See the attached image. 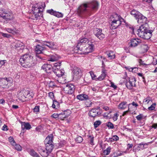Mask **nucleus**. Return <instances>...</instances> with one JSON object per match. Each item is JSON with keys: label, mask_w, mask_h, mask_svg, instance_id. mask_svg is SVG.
<instances>
[{"label": "nucleus", "mask_w": 157, "mask_h": 157, "mask_svg": "<svg viewBox=\"0 0 157 157\" xmlns=\"http://www.w3.org/2000/svg\"><path fill=\"white\" fill-rule=\"evenodd\" d=\"M23 46V44L20 41H17L15 43L14 47L16 48H19L20 47H22Z\"/></svg>", "instance_id": "72a5a7b5"}, {"label": "nucleus", "mask_w": 157, "mask_h": 157, "mask_svg": "<svg viewBox=\"0 0 157 157\" xmlns=\"http://www.w3.org/2000/svg\"><path fill=\"white\" fill-rule=\"evenodd\" d=\"M81 101H85V103L87 107H90L92 104V102L90 100V99H78Z\"/></svg>", "instance_id": "c85d7f7f"}, {"label": "nucleus", "mask_w": 157, "mask_h": 157, "mask_svg": "<svg viewBox=\"0 0 157 157\" xmlns=\"http://www.w3.org/2000/svg\"><path fill=\"white\" fill-rule=\"evenodd\" d=\"M48 96L50 98H54L55 97L54 93L52 92H50L48 93Z\"/></svg>", "instance_id": "0e129e2a"}, {"label": "nucleus", "mask_w": 157, "mask_h": 157, "mask_svg": "<svg viewBox=\"0 0 157 157\" xmlns=\"http://www.w3.org/2000/svg\"><path fill=\"white\" fill-rule=\"evenodd\" d=\"M101 124V122L100 120H97L94 122V126L95 128L98 127Z\"/></svg>", "instance_id": "f704fd0d"}, {"label": "nucleus", "mask_w": 157, "mask_h": 157, "mask_svg": "<svg viewBox=\"0 0 157 157\" xmlns=\"http://www.w3.org/2000/svg\"><path fill=\"white\" fill-rule=\"evenodd\" d=\"M14 18L12 12L10 10L3 9L0 10V21L4 24L8 21L13 20Z\"/></svg>", "instance_id": "20e7f679"}, {"label": "nucleus", "mask_w": 157, "mask_h": 157, "mask_svg": "<svg viewBox=\"0 0 157 157\" xmlns=\"http://www.w3.org/2000/svg\"><path fill=\"white\" fill-rule=\"evenodd\" d=\"M61 62H58L53 64V66H52L53 71L59 69L61 66Z\"/></svg>", "instance_id": "c756f323"}, {"label": "nucleus", "mask_w": 157, "mask_h": 157, "mask_svg": "<svg viewBox=\"0 0 157 157\" xmlns=\"http://www.w3.org/2000/svg\"><path fill=\"white\" fill-rule=\"evenodd\" d=\"M9 141L11 144L13 145L14 146L15 144V142L13 138L12 137H10L9 138Z\"/></svg>", "instance_id": "c03bdc74"}, {"label": "nucleus", "mask_w": 157, "mask_h": 157, "mask_svg": "<svg viewBox=\"0 0 157 157\" xmlns=\"http://www.w3.org/2000/svg\"><path fill=\"white\" fill-rule=\"evenodd\" d=\"M127 106V102H123L119 104L118 108L120 109H124L126 108Z\"/></svg>", "instance_id": "2f4dec72"}, {"label": "nucleus", "mask_w": 157, "mask_h": 157, "mask_svg": "<svg viewBox=\"0 0 157 157\" xmlns=\"http://www.w3.org/2000/svg\"><path fill=\"white\" fill-rule=\"evenodd\" d=\"M104 78H105L101 75L98 78L96 79V81H101L104 79Z\"/></svg>", "instance_id": "680f3d73"}, {"label": "nucleus", "mask_w": 157, "mask_h": 157, "mask_svg": "<svg viewBox=\"0 0 157 157\" xmlns=\"http://www.w3.org/2000/svg\"><path fill=\"white\" fill-rule=\"evenodd\" d=\"M138 106L137 103L133 102L131 104L128 105V110L130 112H134L136 109L137 107Z\"/></svg>", "instance_id": "412c9836"}, {"label": "nucleus", "mask_w": 157, "mask_h": 157, "mask_svg": "<svg viewBox=\"0 0 157 157\" xmlns=\"http://www.w3.org/2000/svg\"><path fill=\"white\" fill-rule=\"evenodd\" d=\"M53 71L57 77L59 78V79L58 80V81L59 83H63V82L60 81L59 80L62 78L61 77L63 75L64 73V71L61 70H59V69H56V70Z\"/></svg>", "instance_id": "f3484780"}, {"label": "nucleus", "mask_w": 157, "mask_h": 157, "mask_svg": "<svg viewBox=\"0 0 157 157\" xmlns=\"http://www.w3.org/2000/svg\"><path fill=\"white\" fill-rule=\"evenodd\" d=\"M38 151L40 155L43 157H47L50 153L44 147L39 146L38 148Z\"/></svg>", "instance_id": "4468645a"}, {"label": "nucleus", "mask_w": 157, "mask_h": 157, "mask_svg": "<svg viewBox=\"0 0 157 157\" xmlns=\"http://www.w3.org/2000/svg\"><path fill=\"white\" fill-rule=\"evenodd\" d=\"M54 16L58 17H62L63 16V14L58 12H55Z\"/></svg>", "instance_id": "37998d69"}, {"label": "nucleus", "mask_w": 157, "mask_h": 157, "mask_svg": "<svg viewBox=\"0 0 157 157\" xmlns=\"http://www.w3.org/2000/svg\"><path fill=\"white\" fill-rule=\"evenodd\" d=\"M101 113L99 111V108L97 109H93L89 113V115L92 117H94L98 115H100Z\"/></svg>", "instance_id": "2eb2a0df"}, {"label": "nucleus", "mask_w": 157, "mask_h": 157, "mask_svg": "<svg viewBox=\"0 0 157 157\" xmlns=\"http://www.w3.org/2000/svg\"><path fill=\"white\" fill-rule=\"evenodd\" d=\"M155 103H153L151 106L148 107V109L149 110H153L155 109Z\"/></svg>", "instance_id": "49530a36"}, {"label": "nucleus", "mask_w": 157, "mask_h": 157, "mask_svg": "<svg viewBox=\"0 0 157 157\" xmlns=\"http://www.w3.org/2000/svg\"><path fill=\"white\" fill-rule=\"evenodd\" d=\"M3 37L7 38H9L11 36V35L10 34H9L8 33H2V35Z\"/></svg>", "instance_id": "5fc2aeb1"}, {"label": "nucleus", "mask_w": 157, "mask_h": 157, "mask_svg": "<svg viewBox=\"0 0 157 157\" xmlns=\"http://www.w3.org/2000/svg\"><path fill=\"white\" fill-rule=\"evenodd\" d=\"M114 141H117L119 140V137L117 135H114L113 137Z\"/></svg>", "instance_id": "338daca9"}, {"label": "nucleus", "mask_w": 157, "mask_h": 157, "mask_svg": "<svg viewBox=\"0 0 157 157\" xmlns=\"http://www.w3.org/2000/svg\"><path fill=\"white\" fill-rule=\"evenodd\" d=\"M59 119L61 120H63L64 118H66L65 115L63 114V112L59 113Z\"/></svg>", "instance_id": "a18cd8bd"}, {"label": "nucleus", "mask_w": 157, "mask_h": 157, "mask_svg": "<svg viewBox=\"0 0 157 157\" xmlns=\"http://www.w3.org/2000/svg\"><path fill=\"white\" fill-rule=\"evenodd\" d=\"M10 78H2L0 79V87L2 88H8L12 83Z\"/></svg>", "instance_id": "6e6552de"}, {"label": "nucleus", "mask_w": 157, "mask_h": 157, "mask_svg": "<svg viewBox=\"0 0 157 157\" xmlns=\"http://www.w3.org/2000/svg\"><path fill=\"white\" fill-rule=\"evenodd\" d=\"M137 74L139 76H140V77H142L143 79V81L144 82H145V77L143 75V74L141 73H137Z\"/></svg>", "instance_id": "69168bd1"}, {"label": "nucleus", "mask_w": 157, "mask_h": 157, "mask_svg": "<svg viewBox=\"0 0 157 157\" xmlns=\"http://www.w3.org/2000/svg\"><path fill=\"white\" fill-rule=\"evenodd\" d=\"M138 62L139 63L140 65L146 66L147 65V64L144 63L143 61L141 59H139L138 60Z\"/></svg>", "instance_id": "13d9d810"}, {"label": "nucleus", "mask_w": 157, "mask_h": 157, "mask_svg": "<svg viewBox=\"0 0 157 157\" xmlns=\"http://www.w3.org/2000/svg\"><path fill=\"white\" fill-rule=\"evenodd\" d=\"M120 18H122L120 15H118L117 14L114 13L111 15L110 17V20L112 21H114L120 19Z\"/></svg>", "instance_id": "a878e982"}, {"label": "nucleus", "mask_w": 157, "mask_h": 157, "mask_svg": "<svg viewBox=\"0 0 157 157\" xmlns=\"http://www.w3.org/2000/svg\"><path fill=\"white\" fill-rule=\"evenodd\" d=\"M102 29L96 28L94 30V33L100 40H102L105 37L104 34L102 33Z\"/></svg>", "instance_id": "ddd939ff"}, {"label": "nucleus", "mask_w": 157, "mask_h": 157, "mask_svg": "<svg viewBox=\"0 0 157 157\" xmlns=\"http://www.w3.org/2000/svg\"><path fill=\"white\" fill-rule=\"evenodd\" d=\"M75 90L74 86L71 84H67L66 86L64 88V90L66 93L72 94Z\"/></svg>", "instance_id": "9b49d317"}, {"label": "nucleus", "mask_w": 157, "mask_h": 157, "mask_svg": "<svg viewBox=\"0 0 157 157\" xmlns=\"http://www.w3.org/2000/svg\"><path fill=\"white\" fill-rule=\"evenodd\" d=\"M143 115L142 114H140L136 117V119L138 121H140L143 118Z\"/></svg>", "instance_id": "052dcab7"}, {"label": "nucleus", "mask_w": 157, "mask_h": 157, "mask_svg": "<svg viewBox=\"0 0 157 157\" xmlns=\"http://www.w3.org/2000/svg\"><path fill=\"white\" fill-rule=\"evenodd\" d=\"M59 114L57 113H54L52 115V117L54 118H59Z\"/></svg>", "instance_id": "e2e57ef3"}, {"label": "nucleus", "mask_w": 157, "mask_h": 157, "mask_svg": "<svg viewBox=\"0 0 157 157\" xmlns=\"http://www.w3.org/2000/svg\"><path fill=\"white\" fill-rule=\"evenodd\" d=\"M106 54L109 59L112 60L115 57V54L114 52L112 51H108L106 52Z\"/></svg>", "instance_id": "393cba45"}, {"label": "nucleus", "mask_w": 157, "mask_h": 157, "mask_svg": "<svg viewBox=\"0 0 157 157\" xmlns=\"http://www.w3.org/2000/svg\"><path fill=\"white\" fill-rule=\"evenodd\" d=\"M131 14L135 17L136 19L137 18L139 15L141 13L139 11L134 9L132 10L130 12Z\"/></svg>", "instance_id": "cd10ccee"}, {"label": "nucleus", "mask_w": 157, "mask_h": 157, "mask_svg": "<svg viewBox=\"0 0 157 157\" xmlns=\"http://www.w3.org/2000/svg\"><path fill=\"white\" fill-rule=\"evenodd\" d=\"M55 12V11H54L53 9H52L51 10H48L47 11V12L48 13H49L50 14L53 15H54Z\"/></svg>", "instance_id": "4d7b16f0"}, {"label": "nucleus", "mask_w": 157, "mask_h": 157, "mask_svg": "<svg viewBox=\"0 0 157 157\" xmlns=\"http://www.w3.org/2000/svg\"><path fill=\"white\" fill-rule=\"evenodd\" d=\"M87 45L88 46L86 47V48L84 49L82 47L81 50H80V52H82L84 54H88L92 52L93 50L94 46L92 42H90Z\"/></svg>", "instance_id": "9d476101"}, {"label": "nucleus", "mask_w": 157, "mask_h": 157, "mask_svg": "<svg viewBox=\"0 0 157 157\" xmlns=\"http://www.w3.org/2000/svg\"><path fill=\"white\" fill-rule=\"evenodd\" d=\"M46 149L48 151V152L51 153L53 149V144H46Z\"/></svg>", "instance_id": "7c9ffc66"}, {"label": "nucleus", "mask_w": 157, "mask_h": 157, "mask_svg": "<svg viewBox=\"0 0 157 157\" xmlns=\"http://www.w3.org/2000/svg\"><path fill=\"white\" fill-rule=\"evenodd\" d=\"M153 31L149 29L148 25L147 24L141 25L137 30V34L140 37L144 39L148 40L152 36Z\"/></svg>", "instance_id": "f03ea898"}, {"label": "nucleus", "mask_w": 157, "mask_h": 157, "mask_svg": "<svg viewBox=\"0 0 157 157\" xmlns=\"http://www.w3.org/2000/svg\"><path fill=\"white\" fill-rule=\"evenodd\" d=\"M125 68L127 70H128L129 71H132V72H135L136 70L134 71V69H136L137 68L136 67H126Z\"/></svg>", "instance_id": "8fccbe9b"}, {"label": "nucleus", "mask_w": 157, "mask_h": 157, "mask_svg": "<svg viewBox=\"0 0 157 157\" xmlns=\"http://www.w3.org/2000/svg\"><path fill=\"white\" fill-rule=\"evenodd\" d=\"M111 147L110 146L108 147L103 151V153L105 155H107L109 154L111 151Z\"/></svg>", "instance_id": "473e14b6"}, {"label": "nucleus", "mask_w": 157, "mask_h": 157, "mask_svg": "<svg viewBox=\"0 0 157 157\" xmlns=\"http://www.w3.org/2000/svg\"><path fill=\"white\" fill-rule=\"evenodd\" d=\"M5 30L8 32L10 33H12L15 31L14 29H12L10 28H5Z\"/></svg>", "instance_id": "09e8293b"}, {"label": "nucleus", "mask_w": 157, "mask_h": 157, "mask_svg": "<svg viewBox=\"0 0 157 157\" xmlns=\"http://www.w3.org/2000/svg\"><path fill=\"white\" fill-rule=\"evenodd\" d=\"M31 128V125L28 123L22 122L21 123V128L22 130L25 129L29 130Z\"/></svg>", "instance_id": "bb28decb"}, {"label": "nucleus", "mask_w": 157, "mask_h": 157, "mask_svg": "<svg viewBox=\"0 0 157 157\" xmlns=\"http://www.w3.org/2000/svg\"><path fill=\"white\" fill-rule=\"evenodd\" d=\"M137 20V22L138 23L147 24V18L145 16L141 13L140 15H139L137 18L136 19Z\"/></svg>", "instance_id": "dca6fc26"}, {"label": "nucleus", "mask_w": 157, "mask_h": 157, "mask_svg": "<svg viewBox=\"0 0 157 157\" xmlns=\"http://www.w3.org/2000/svg\"><path fill=\"white\" fill-rule=\"evenodd\" d=\"M101 75L103 76L104 78L106 75V70L105 69H103L101 71Z\"/></svg>", "instance_id": "603ef678"}, {"label": "nucleus", "mask_w": 157, "mask_h": 157, "mask_svg": "<svg viewBox=\"0 0 157 157\" xmlns=\"http://www.w3.org/2000/svg\"><path fill=\"white\" fill-rule=\"evenodd\" d=\"M41 68L48 73H51L53 69L52 66L51 65L48 64H44Z\"/></svg>", "instance_id": "6ab92c4d"}, {"label": "nucleus", "mask_w": 157, "mask_h": 157, "mask_svg": "<svg viewBox=\"0 0 157 157\" xmlns=\"http://www.w3.org/2000/svg\"><path fill=\"white\" fill-rule=\"evenodd\" d=\"M99 3L96 1H93L81 5L78 8L77 14L82 17H85L91 15L92 11H97L98 8Z\"/></svg>", "instance_id": "f257e3e1"}, {"label": "nucleus", "mask_w": 157, "mask_h": 157, "mask_svg": "<svg viewBox=\"0 0 157 157\" xmlns=\"http://www.w3.org/2000/svg\"><path fill=\"white\" fill-rule=\"evenodd\" d=\"M33 57L30 54H25L21 56L19 62L21 65L24 67L29 68L33 66Z\"/></svg>", "instance_id": "39448f33"}, {"label": "nucleus", "mask_w": 157, "mask_h": 157, "mask_svg": "<svg viewBox=\"0 0 157 157\" xmlns=\"http://www.w3.org/2000/svg\"><path fill=\"white\" fill-rule=\"evenodd\" d=\"M73 76L74 78L78 79H79L82 75L81 70L76 66H74L72 70Z\"/></svg>", "instance_id": "1a4fd4ad"}, {"label": "nucleus", "mask_w": 157, "mask_h": 157, "mask_svg": "<svg viewBox=\"0 0 157 157\" xmlns=\"http://www.w3.org/2000/svg\"><path fill=\"white\" fill-rule=\"evenodd\" d=\"M53 136L52 134L49 135L46 138L45 140L44 143L45 144H53Z\"/></svg>", "instance_id": "4be33fe9"}, {"label": "nucleus", "mask_w": 157, "mask_h": 157, "mask_svg": "<svg viewBox=\"0 0 157 157\" xmlns=\"http://www.w3.org/2000/svg\"><path fill=\"white\" fill-rule=\"evenodd\" d=\"M131 46L132 47H135L137 46L141 42V40L138 38H134L132 39L131 40Z\"/></svg>", "instance_id": "5701e85b"}, {"label": "nucleus", "mask_w": 157, "mask_h": 157, "mask_svg": "<svg viewBox=\"0 0 157 157\" xmlns=\"http://www.w3.org/2000/svg\"><path fill=\"white\" fill-rule=\"evenodd\" d=\"M45 48L39 44L35 47V50L36 54H40L43 53V51L45 49Z\"/></svg>", "instance_id": "aec40b11"}, {"label": "nucleus", "mask_w": 157, "mask_h": 157, "mask_svg": "<svg viewBox=\"0 0 157 157\" xmlns=\"http://www.w3.org/2000/svg\"><path fill=\"white\" fill-rule=\"evenodd\" d=\"M90 42V41L86 38H84L78 40L77 46L74 48V52L79 54L82 53V52H79V51H80V50H81L82 47L81 46H84V47L85 46L87 45Z\"/></svg>", "instance_id": "423d86ee"}, {"label": "nucleus", "mask_w": 157, "mask_h": 157, "mask_svg": "<svg viewBox=\"0 0 157 157\" xmlns=\"http://www.w3.org/2000/svg\"><path fill=\"white\" fill-rule=\"evenodd\" d=\"M40 106H36L34 109V112L36 113H38L39 111Z\"/></svg>", "instance_id": "bf43d9fd"}, {"label": "nucleus", "mask_w": 157, "mask_h": 157, "mask_svg": "<svg viewBox=\"0 0 157 157\" xmlns=\"http://www.w3.org/2000/svg\"><path fill=\"white\" fill-rule=\"evenodd\" d=\"M150 101V100L149 99H144L143 100V102L144 103L148 104Z\"/></svg>", "instance_id": "774afa93"}, {"label": "nucleus", "mask_w": 157, "mask_h": 157, "mask_svg": "<svg viewBox=\"0 0 157 157\" xmlns=\"http://www.w3.org/2000/svg\"><path fill=\"white\" fill-rule=\"evenodd\" d=\"M112 26L113 29H116L120 25L122 22L125 23V21L123 18H120V19L112 21Z\"/></svg>", "instance_id": "a211bd4d"}, {"label": "nucleus", "mask_w": 157, "mask_h": 157, "mask_svg": "<svg viewBox=\"0 0 157 157\" xmlns=\"http://www.w3.org/2000/svg\"><path fill=\"white\" fill-rule=\"evenodd\" d=\"M13 146H14L15 149L17 151H21L22 150V147L19 144H16L15 143V144Z\"/></svg>", "instance_id": "ea45409f"}, {"label": "nucleus", "mask_w": 157, "mask_h": 157, "mask_svg": "<svg viewBox=\"0 0 157 157\" xmlns=\"http://www.w3.org/2000/svg\"><path fill=\"white\" fill-rule=\"evenodd\" d=\"M119 116V113L116 112L115 113L114 115L113 116V119L114 121H116L118 119V117Z\"/></svg>", "instance_id": "de8ad7c7"}, {"label": "nucleus", "mask_w": 157, "mask_h": 157, "mask_svg": "<svg viewBox=\"0 0 157 157\" xmlns=\"http://www.w3.org/2000/svg\"><path fill=\"white\" fill-rule=\"evenodd\" d=\"M29 153L30 155L33 156L35 157H38V154L33 150H31Z\"/></svg>", "instance_id": "58836bf2"}, {"label": "nucleus", "mask_w": 157, "mask_h": 157, "mask_svg": "<svg viewBox=\"0 0 157 157\" xmlns=\"http://www.w3.org/2000/svg\"><path fill=\"white\" fill-rule=\"evenodd\" d=\"M136 80L134 77H132L129 78L128 81H127L125 85L128 89H131L133 86H135V82Z\"/></svg>", "instance_id": "f8f14e48"}, {"label": "nucleus", "mask_w": 157, "mask_h": 157, "mask_svg": "<svg viewBox=\"0 0 157 157\" xmlns=\"http://www.w3.org/2000/svg\"><path fill=\"white\" fill-rule=\"evenodd\" d=\"M45 6V3L43 2H39L34 5L32 8L33 15L32 19L34 20L40 19L42 16V12Z\"/></svg>", "instance_id": "7ed1b4c3"}, {"label": "nucleus", "mask_w": 157, "mask_h": 157, "mask_svg": "<svg viewBox=\"0 0 157 157\" xmlns=\"http://www.w3.org/2000/svg\"><path fill=\"white\" fill-rule=\"evenodd\" d=\"M59 103L57 101L55 100H53V103L52 105V107L53 108H56V107L59 108Z\"/></svg>", "instance_id": "4c0bfd02"}, {"label": "nucleus", "mask_w": 157, "mask_h": 157, "mask_svg": "<svg viewBox=\"0 0 157 157\" xmlns=\"http://www.w3.org/2000/svg\"><path fill=\"white\" fill-rule=\"evenodd\" d=\"M101 75L103 76L104 78L106 75V70L105 69H103L101 71Z\"/></svg>", "instance_id": "864d4df0"}, {"label": "nucleus", "mask_w": 157, "mask_h": 157, "mask_svg": "<svg viewBox=\"0 0 157 157\" xmlns=\"http://www.w3.org/2000/svg\"><path fill=\"white\" fill-rule=\"evenodd\" d=\"M33 96L34 94L32 92L24 89L17 94V97L18 98H23L24 97L25 98H32L33 97Z\"/></svg>", "instance_id": "0eeeda50"}, {"label": "nucleus", "mask_w": 157, "mask_h": 157, "mask_svg": "<svg viewBox=\"0 0 157 157\" xmlns=\"http://www.w3.org/2000/svg\"><path fill=\"white\" fill-rule=\"evenodd\" d=\"M88 98V95L84 94H81L77 96V98Z\"/></svg>", "instance_id": "a19ab883"}, {"label": "nucleus", "mask_w": 157, "mask_h": 157, "mask_svg": "<svg viewBox=\"0 0 157 157\" xmlns=\"http://www.w3.org/2000/svg\"><path fill=\"white\" fill-rule=\"evenodd\" d=\"M75 140L77 143H80L83 141V139L81 136H78L76 138Z\"/></svg>", "instance_id": "79ce46f5"}, {"label": "nucleus", "mask_w": 157, "mask_h": 157, "mask_svg": "<svg viewBox=\"0 0 157 157\" xmlns=\"http://www.w3.org/2000/svg\"><path fill=\"white\" fill-rule=\"evenodd\" d=\"M57 60V58L55 56L52 55L50 56L48 60L49 61L54 62Z\"/></svg>", "instance_id": "c9c22d12"}, {"label": "nucleus", "mask_w": 157, "mask_h": 157, "mask_svg": "<svg viewBox=\"0 0 157 157\" xmlns=\"http://www.w3.org/2000/svg\"><path fill=\"white\" fill-rule=\"evenodd\" d=\"M107 126L110 128L113 129L114 128L113 124L111 122H108L107 123Z\"/></svg>", "instance_id": "3c124183"}, {"label": "nucleus", "mask_w": 157, "mask_h": 157, "mask_svg": "<svg viewBox=\"0 0 157 157\" xmlns=\"http://www.w3.org/2000/svg\"><path fill=\"white\" fill-rule=\"evenodd\" d=\"M42 46L45 45L50 48H52L55 45L54 43L52 41H44L40 42Z\"/></svg>", "instance_id": "b1692460"}, {"label": "nucleus", "mask_w": 157, "mask_h": 157, "mask_svg": "<svg viewBox=\"0 0 157 157\" xmlns=\"http://www.w3.org/2000/svg\"><path fill=\"white\" fill-rule=\"evenodd\" d=\"M65 115L66 118L71 113V111L69 109H67L62 112Z\"/></svg>", "instance_id": "e433bc0d"}, {"label": "nucleus", "mask_w": 157, "mask_h": 157, "mask_svg": "<svg viewBox=\"0 0 157 157\" xmlns=\"http://www.w3.org/2000/svg\"><path fill=\"white\" fill-rule=\"evenodd\" d=\"M90 74L92 79L93 80H94L96 81V79L97 78H96V76L94 74V72H90Z\"/></svg>", "instance_id": "6e6d98bb"}]
</instances>
